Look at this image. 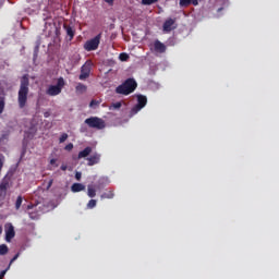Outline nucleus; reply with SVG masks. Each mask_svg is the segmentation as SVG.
<instances>
[{
	"label": "nucleus",
	"mask_w": 279,
	"mask_h": 279,
	"mask_svg": "<svg viewBox=\"0 0 279 279\" xmlns=\"http://www.w3.org/2000/svg\"><path fill=\"white\" fill-rule=\"evenodd\" d=\"M87 195L93 199V197L97 196V190L93 187V185L87 186Z\"/></svg>",
	"instance_id": "nucleus-18"
},
{
	"label": "nucleus",
	"mask_w": 279,
	"mask_h": 279,
	"mask_svg": "<svg viewBox=\"0 0 279 279\" xmlns=\"http://www.w3.org/2000/svg\"><path fill=\"white\" fill-rule=\"evenodd\" d=\"M138 87V83L134 78H128L116 88L117 95H132Z\"/></svg>",
	"instance_id": "nucleus-2"
},
{
	"label": "nucleus",
	"mask_w": 279,
	"mask_h": 279,
	"mask_svg": "<svg viewBox=\"0 0 279 279\" xmlns=\"http://www.w3.org/2000/svg\"><path fill=\"white\" fill-rule=\"evenodd\" d=\"M1 169H3V159L0 158V173H1Z\"/></svg>",
	"instance_id": "nucleus-39"
},
{
	"label": "nucleus",
	"mask_w": 279,
	"mask_h": 279,
	"mask_svg": "<svg viewBox=\"0 0 279 279\" xmlns=\"http://www.w3.org/2000/svg\"><path fill=\"white\" fill-rule=\"evenodd\" d=\"M22 205H23V196H17L15 202V210H20Z\"/></svg>",
	"instance_id": "nucleus-20"
},
{
	"label": "nucleus",
	"mask_w": 279,
	"mask_h": 279,
	"mask_svg": "<svg viewBox=\"0 0 279 279\" xmlns=\"http://www.w3.org/2000/svg\"><path fill=\"white\" fill-rule=\"evenodd\" d=\"M66 169H68L66 165L61 166V171H66Z\"/></svg>",
	"instance_id": "nucleus-40"
},
{
	"label": "nucleus",
	"mask_w": 279,
	"mask_h": 279,
	"mask_svg": "<svg viewBox=\"0 0 279 279\" xmlns=\"http://www.w3.org/2000/svg\"><path fill=\"white\" fill-rule=\"evenodd\" d=\"M3 232V227L0 226V234Z\"/></svg>",
	"instance_id": "nucleus-42"
},
{
	"label": "nucleus",
	"mask_w": 279,
	"mask_h": 279,
	"mask_svg": "<svg viewBox=\"0 0 279 279\" xmlns=\"http://www.w3.org/2000/svg\"><path fill=\"white\" fill-rule=\"evenodd\" d=\"M101 43V33L96 35L94 38L87 40L84 44L85 51H97L99 44Z\"/></svg>",
	"instance_id": "nucleus-6"
},
{
	"label": "nucleus",
	"mask_w": 279,
	"mask_h": 279,
	"mask_svg": "<svg viewBox=\"0 0 279 279\" xmlns=\"http://www.w3.org/2000/svg\"><path fill=\"white\" fill-rule=\"evenodd\" d=\"M64 29H65L68 36L70 37V40H73V38L75 36V31H73V27L64 25Z\"/></svg>",
	"instance_id": "nucleus-17"
},
{
	"label": "nucleus",
	"mask_w": 279,
	"mask_h": 279,
	"mask_svg": "<svg viewBox=\"0 0 279 279\" xmlns=\"http://www.w3.org/2000/svg\"><path fill=\"white\" fill-rule=\"evenodd\" d=\"M97 106H99V101H97V100H92V101L89 102V108H95V107H97Z\"/></svg>",
	"instance_id": "nucleus-30"
},
{
	"label": "nucleus",
	"mask_w": 279,
	"mask_h": 279,
	"mask_svg": "<svg viewBox=\"0 0 279 279\" xmlns=\"http://www.w3.org/2000/svg\"><path fill=\"white\" fill-rule=\"evenodd\" d=\"M100 161L101 155L99 153H95L89 158H87V166L95 167V165H99Z\"/></svg>",
	"instance_id": "nucleus-9"
},
{
	"label": "nucleus",
	"mask_w": 279,
	"mask_h": 279,
	"mask_svg": "<svg viewBox=\"0 0 279 279\" xmlns=\"http://www.w3.org/2000/svg\"><path fill=\"white\" fill-rule=\"evenodd\" d=\"M105 3H108L109 5H112L114 3V0H104Z\"/></svg>",
	"instance_id": "nucleus-38"
},
{
	"label": "nucleus",
	"mask_w": 279,
	"mask_h": 279,
	"mask_svg": "<svg viewBox=\"0 0 279 279\" xmlns=\"http://www.w3.org/2000/svg\"><path fill=\"white\" fill-rule=\"evenodd\" d=\"M19 256H20V254L17 253V254H15L14 256H13V258L11 259V262L10 263H14V260H16L17 258H19Z\"/></svg>",
	"instance_id": "nucleus-37"
},
{
	"label": "nucleus",
	"mask_w": 279,
	"mask_h": 279,
	"mask_svg": "<svg viewBox=\"0 0 279 279\" xmlns=\"http://www.w3.org/2000/svg\"><path fill=\"white\" fill-rule=\"evenodd\" d=\"M51 186H53V179L49 180L47 189H51Z\"/></svg>",
	"instance_id": "nucleus-35"
},
{
	"label": "nucleus",
	"mask_w": 279,
	"mask_h": 279,
	"mask_svg": "<svg viewBox=\"0 0 279 279\" xmlns=\"http://www.w3.org/2000/svg\"><path fill=\"white\" fill-rule=\"evenodd\" d=\"M36 51H38V46H36V48H35V53H36Z\"/></svg>",
	"instance_id": "nucleus-43"
},
{
	"label": "nucleus",
	"mask_w": 279,
	"mask_h": 279,
	"mask_svg": "<svg viewBox=\"0 0 279 279\" xmlns=\"http://www.w3.org/2000/svg\"><path fill=\"white\" fill-rule=\"evenodd\" d=\"M0 189H2V191L8 192V189H10V178L9 177H4L1 182H0Z\"/></svg>",
	"instance_id": "nucleus-15"
},
{
	"label": "nucleus",
	"mask_w": 279,
	"mask_h": 279,
	"mask_svg": "<svg viewBox=\"0 0 279 279\" xmlns=\"http://www.w3.org/2000/svg\"><path fill=\"white\" fill-rule=\"evenodd\" d=\"M8 269H10V267H8L7 269H4V270H2V271L0 272V279L5 278V274H8Z\"/></svg>",
	"instance_id": "nucleus-32"
},
{
	"label": "nucleus",
	"mask_w": 279,
	"mask_h": 279,
	"mask_svg": "<svg viewBox=\"0 0 279 279\" xmlns=\"http://www.w3.org/2000/svg\"><path fill=\"white\" fill-rule=\"evenodd\" d=\"M5 195H8V192H5V190H2L0 187V199H5Z\"/></svg>",
	"instance_id": "nucleus-29"
},
{
	"label": "nucleus",
	"mask_w": 279,
	"mask_h": 279,
	"mask_svg": "<svg viewBox=\"0 0 279 279\" xmlns=\"http://www.w3.org/2000/svg\"><path fill=\"white\" fill-rule=\"evenodd\" d=\"M66 138H69V134L63 133V134L59 137V143H64V142H66Z\"/></svg>",
	"instance_id": "nucleus-28"
},
{
	"label": "nucleus",
	"mask_w": 279,
	"mask_h": 279,
	"mask_svg": "<svg viewBox=\"0 0 279 279\" xmlns=\"http://www.w3.org/2000/svg\"><path fill=\"white\" fill-rule=\"evenodd\" d=\"M90 69H93V61L88 60L82 65L78 78L81 81L88 80L90 77Z\"/></svg>",
	"instance_id": "nucleus-7"
},
{
	"label": "nucleus",
	"mask_w": 279,
	"mask_h": 279,
	"mask_svg": "<svg viewBox=\"0 0 279 279\" xmlns=\"http://www.w3.org/2000/svg\"><path fill=\"white\" fill-rule=\"evenodd\" d=\"M97 206V199H90L88 203H87V208L88 209H93Z\"/></svg>",
	"instance_id": "nucleus-24"
},
{
	"label": "nucleus",
	"mask_w": 279,
	"mask_h": 279,
	"mask_svg": "<svg viewBox=\"0 0 279 279\" xmlns=\"http://www.w3.org/2000/svg\"><path fill=\"white\" fill-rule=\"evenodd\" d=\"M147 106V96L138 94L137 95V104L131 109L130 117H134V114H138L143 108Z\"/></svg>",
	"instance_id": "nucleus-5"
},
{
	"label": "nucleus",
	"mask_w": 279,
	"mask_h": 279,
	"mask_svg": "<svg viewBox=\"0 0 279 279\" xmlns=\"http://www.w3.org/2000/svg\"><path fill=\"white\" fill-rule=\"evenodd\" d=\"M92 153H93V147L87 146L78 153V159L87 158V156H90Z\"/></svg>",
	"instance_id": "nucleus-13"
},
{
	"label": "nucleus",
	"mask_w": 279,
	"mask_h": 279,
	"mask_svg": "<svg viewBox=\"0 0 279 279\" xmlns=\"http://www.w3.org/2000/svg\"><path fill=\"white\" fill-rule=\"evenodd\" d=\"M14 236H16V232L14 231V226L10 223L8 230L5 231L7 243H10Z\"/></svg>",
	"instance_id": "nucleus-11"
},
{
	"label": "nucleus",
	"mask_w": 279,
	"mask_h": 279,
	"mask_svg": "<svg viewBox=\"0 0 279 279\" xmlns=\"http://www.w3.org/2000/svg\"><path fill=\"white\" fill-rule=\"evenodd\" d=\"M8 252H9L8 245L1 244L0 245V256H5V254H8Z\"/></svg>",
	"instance_id": "nucleus-22"
},
{
	"label": "nucleus",
	"mask_w": 279,
	"mask_h": 279,
	"mask_svg": "<svg viewBox=\"0 0 279 279\" xmlns=\"http://www.w3.org/2000/svg\"><path fill=\"white\" fill-rule=\"evenodd\" d=\"M26 208H27V210H32V209L36 208V205L29 204V205H27Z\"/></svg>",
	"instance_id": "nucleus-36"
},
{
	"label": "nucleus",
	"mask_w": 279,
	"mask_h": 279,
	"mask_svg": "<svg viewBox=\"0 0 279 279\" xmlns=\"http://www.w3.org/2000/svg\"><path fill=\"white\" fill-rule=\"evenodd\" d=\"M64 78L59 77L57 80V85H50L48 89L46 90V95H49L50 97H56L62 93V88H64Z\"/></svg>",
	"instance_id": "nucleus-4"
},
{
	"label": "nucleus",
	"mask_w": 279,
	"mask_h": 279,
	"mask_svg": "<svg viewBox=\"0 0 279 279\" xmlns=\"http://www.w3.org/2000/svg\"><path fill=\"white\" fill-rule=\"evenodd\" d=\"M28 215H29V218L33 220L39 219L40 217V214H38V211H31L28 213Z\"/></svg>",
	"instance_id": "nucleus-25"
},
{
	"label": "nucleus",
	"mask_w": 279,
	"mask_h": 279,
	"mask_svg": "<svg viewBox=\"0 0 279 279\" xmlns=\"http://www.w3.org/2000/svg\"><path fill=\"white\" fill-rule=\"evenodd\" d=\"M75 179L80 182V180H82V172H76Z\"/></svg>",
	"instance_id": "nucleus-34"
},
{
	"label": "nucleus",
	"mask_w": 279,
	"mask_h": 279,
	"mask_svg": "<svg viewBox=\"0 0 279 279\" xmlns=\"http://www.w3.org/2000/svg\"><path fill=\"white\" fill-rule=\"evenodd\" d=\"M179 5L181 8H189V5H199L197 0H180Z\"/></svg>",
	"instance_id": "nucleus-12"
},
{
	"label": "nucleus",
	"mask_w": 279,
	"mask_h": 279,
	"mask_svg": "<svg viewBox=\"0 0 279 279\" xmlns=\"http://www.w3.org/2000/svg\"><path fill=\"white\" fill-rule=\"evenodd\" d=\"M57 161H58L57 159H51L50 165H56Z\"/></svg>",
	"instance_id": "nucleus-41"
},
{
	"label": "nucleus",
	"mask_w": 279,
	"mask_h": 279,
	"mask_svg": "<svg viewBox=\"0 0 279 279\" xmlns=\"http://www.w3.org/2000/svg\"><path fill=\"white\" fill-rule=\"evenodd\" d=\"M84 123L92 130H106V120L99 117H89L85 119Z\"/></svg>",
	"instance_id": "nucleus-3"
},
{
	"label": "nucleus",
	"mask_w": 279,
	"mask_h": 279,
	"mask_svg": "<svg viewBox=\"0 0 279 279\" xmlns=\"http://www.w3.org/2000/svg\"><path fill=\"white\" fill-rule=\"evenodd\" d=\"M87 88L88 87H86V85H84L82 83H77L75 90H76V93H80L82 95L83 93H86Z\"/></svg>",
	"instance_id": "nucleus-19"
},
{
	"label": "nucleus",
	"mask_w": 279,
	"mask_h": 279,
	"mask_svg": "<svg viewBox=\"0 0 279 279\" xmlns=\"http://www.w3.org/2000/svg\"><path fill=\"white\" fill-rule=\"evenodd\" d=\"M3 110H5V99L0 98V114H3Z\"/></svg>",
	"instance_id": "nucleus-26"
},
{
	"label": "nucleus",
	"mask_w": 279,
	"mask_h": 279,
	"mask_svg": "<svg viewBox=\"0 0 279 279\" xmlns=\"http://www.w3.org/2000/svg\"><path fill=\"white\" fill-rule=\"evenodd\" d=\"M154 3H158V0H142V5H154Z\"/></svg>",
	"instance_id": "nucleus-23"
},
{
	"label": "nucleus",
	"mask_w": 279,
	"mask_h": 279,
	"mask_svg": "<svg viewBox=\"0 0 279 279\" xmlns=\"http://www.w3.org/2000/svg\"><path fill=\"white\" fill-rule=\"evenodd\" d=\"M163 32H171L172 29H175V20L174 19H168L163 23Z\"/></svg>",
	"instance_id": "nucleus-10"
},
{
	"label": "nucleus",
	"mask_w": 279,
	"mask_h": 279,
	"mask_svg": "<svg viewBox=\"0 0 279 279\" xmlns=\"http://www.w3.org/2000/svg\"><path fill=\"white\" fill-rule=\"evenodd\" d=\"M29 95V75L25 74L21 78L20 89L17 92L19 108L23 110L27 106V97Z\"/></svg>",
	"instance_id": "nucleus-1"
},
{
	"label": "nucleus",
	"mask_w": 279,
	"mask_h": 279,
	"mask_svg": "<svg viewBox=\"0 0 279 279\" xmlns=\"http://www.w3.org/2000/svg\"><path fill=\"white\" fill-rule=\"evenodd\" d=\"M64 149H65V151H72L73 150V143H70V144L65 145Z\"/></svg>",
	"instance_id": "nucleus-31"
},
{
	"label": "nucleus",
	"mask_w": 279,
	"mask_h": 279,
	"mask_svg": "<svg viewBox=\"0 0 279 279\" xmlns=\"http://www.w3.org/2000/svg\"><path fill=\"white\" fill-rule=\"evenodd\" d=\"M150 51H154L155 53H166L167 46L162 41L156 39L153 44V48L150 47Z\"/></svg>",
	"instance_id": "nucleus-8"
},
{
	"label": "nucleus",
	"mask_w": 279,
	"mask_h": 279,
	"mask_svg": "<svg viewBox=\"0 0 279 279\" xmlns=\"http://www.w3.org/2000/svg\"><path fill=\"white\" fill-rule=\"evenodd\" d=\"M121 106H122L121 102H116V104L112 105V108H113L114 110H119V108H121Z\"/></svg>",
	"instance_id": "nucleus-33"
},
{
	"label": "nucleus",
	"mask_w": 279,
	"mask_h": 279,
	"mask_svg": "<svg viewBox=\"0 0 279 279\" xmlns=\"http://www.w3.org/2000/svg\"><path fill=\"white\" fill-rule=\"evenodd\" d=\"M71 191H72V193H80L82 191H86V185H84L82 183H74L71 186Z\"/></svg>",
	"instance_id": "nucleus-14"
},
{
	"label": "nucleus",
	"mask_w": 279,
	"mask_h": 279,
	"mask_svg": "<svg viewBox=\"0 0 279 279\" xmlns=\"http://www.w3.org/2000/svg\"><path fill=\"white\" fill-rule=\"evenodd\" d=\"M114 198V191L109 190L100 195V199H113Z\"/></svg>",
	"instance_id": "nucleus-16"
},
{
	"label": "nucleus",
	"mask_w": 279,
	"mask_h": 279,
	"mask_svg": "<svg viewBox=\"0 0 279 279\" xmlns=\"http://www.w3.org/2000/svg\"><path fill=\"white\" fill-rule=\"evenodd\" d=\"M119 60H121V62H128L130 60V54L121 52L119 56Z\"/></svg>",
	"instance_id": "nucleus-21"
},
{
	"label": "nucleus",
	"mask_w": 279,
	"mask_h": 279,
	"mask_svg": "<svg viewBox=\"0 0 279 279\" xmlns=\"http://www.w3.org/2000/svg\"><path fill=\"white\" fill-rule=\"evenodd\" d=\"M0 99L5 100V88H3V86H1V84H0Z\"/></svg>",
	"instance_id": "nucleus-27"
}]
</instances>
